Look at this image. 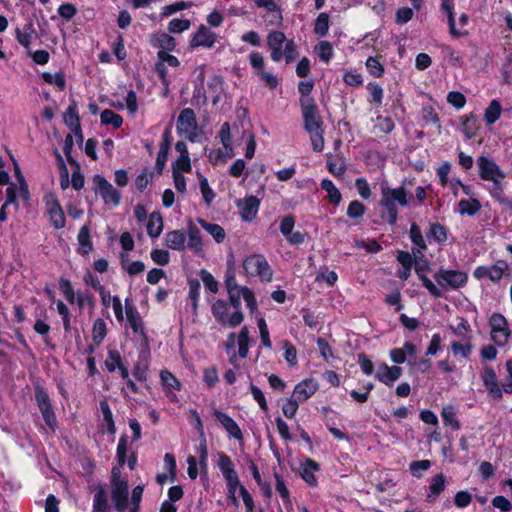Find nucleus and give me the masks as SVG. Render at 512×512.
Listing matches in <instances>:
<instances>
[{
  "mask_svg": "<svg viewBox=\"0 0 512 512\" xmlns=\"http://www.w3.org/2000/svg\"><path fill=\"white\" fill-rule=\"evenodd\" d=\"M375 379L388 387H392L396 382L392 376L389 366L385 362L379 365L378 370L375 373Z\"/></svg>",
  "mask_w": 512,
  "mask_h": 512,
  "instance_id": "de8ad7c7",
  "label": "nucleus"
},
{
  "mask_svg": "<svg viewBox=\"0 0 512 512\" xmlns=\"http://www.w3.org/2000/svg\"><path fill=\"white\" fill-rule=\"evenodd\" d=\"M186 233L183 230H172L166 233L164 244L172 250L183 251L185 249Z\"/></svg>",
  "mask_w": 512,
  "mask_h": 512,
  "instance_id": "a878e982",
  "label": "nucleus"
},
{
  "mask_svg": "<svg viewBox=\"0 0 512 512\" xmlns=\"http://www.w3.org/2000/svg\"><path fill=\"white\" fill-rule=\"evenodd\" d=\"M510 265L506 260L499 259L491 266H478L473 271V277L479 281L489 279L493 283H499L504 276H509Z\"/></svg>",
  "mask_w": 512,
  "mask_h": 512,
  "instance_id": "6e6552de",
  "label": "nucleus"
},
{
  "mask_svg": "<svg viewBox=\"0 0 512 512\" xmlns=\"http://www.w3.org/2000/svg\"><path fill=\"white\" fill-rule=\"evenodd\" d=\"M409 237L411 242L420 250H427V244L422 235V231L416 222L411 223Z\"/></svg>",
  "mask_w": 512,
  "mask_h": 512,
  "instance_id": "603ef678",
  "label": "nucleus"
},
{
  "mask_svg": "<svg viewBox=\"0 0 512 512\" xmlns=\"http://www.w3.org/2000/svg\"><path fill=\"white\" fill-rule=\"evenodd\" d=\"M299 103L304 123V129L308 133H312L324 128L323 120L314 98H300Z\"/></svg>",
  "mask_w": 512,
  "mask_h": 512,
  "instance_id": "39448f33",
  "label": "nucleus"
},
{
  "mask_svg": "<svg viewBox=\"0 0 512 512\" xmlns=\"http://www.w3.org/2000/svg\"><path fill=\"white\" fill-rule=\"evenodd\" d=\"M502 106L499 100H492L484 112V121L487 126H491L501 117Z\"/></svg>",
  "mask_w": 512,
  "mask_h": 512,
  "instance_id": "f704fd0d",
  "label": "nucleus"
},
{
  "mask_svg": "<svg viewBox=\"0 0 512 512\" xmlns=\"http://www.w3.org/2000/svg\"><path fill=\"white\" fill-rule=\"evenodd\" d=\"M274 477L276 480V486H275L276 491L279 493L280 497L282 498L284 505L286 507L291 506L292 501H291V497H290V491L286 487L283 477L280 474H278L277 472L274 473Z\"/></svg>",
  "mask_w": 512,
  "mask_h": 512,
  "instance_id": "8fccbe9b",
  "label": "nucleus"
},
{
  "mask_svg": "<svg viewBox=\"0 0 512 512\" xmlns=\"http://www.w3.org/2000/svg\"><path fill=\"white\" fill-rule=\"evenodd\" d=\"M199 186L204 202L209 206L214 201L216 193L210 187L208 179L199 174Z\"/></svg>",
  "mask_w": 512,
  "mask_h": 512,
  "instance_id": "864d4df0",
  "label": "nucleus"
},
{
  "mask_svg": "<svg viewBox=\"0 0 512 512\" xmlns=\"http://www.w3.org/2000/svg\"><path fill=\"white\" fill-rule=\"evenodd\" d=\"M213 415L226 430L229 437H232L238 441L243 440V433L241 428L231 416L218 409L214 410Z\"/></svg>",
  "mask_w": 512,
  "mask_h": 512,
  "instance_id": "f3484780",
  "label": "nucleus"
},
{
  "mask_svg": "<svg viewBox=\"0 0 512 512\" xmlns=\"http://www.w3.org/2000/svg\"><path fill=\"white\" fill-rule=\"evenodd\" d=\"M147 234L151 238H157L163 231V218L160 213L153 212L147 223Z\"/></svg>",
  "mask_w": 512,
  "mask_h": 512,
  "instance_id": "e433bc0d",
  "label": "nucleus"
},
{
  "mask_svg": "<svg viewBox=\"0 0 512 512\" xmlns=\"http://www.w3.org/2000/svg\"><path fill=\"white\" fill-rule=\"evenodd\" d=\"M64 122L70 130H73L75 128L79 129V126H81V121L78 113V105L75 100H72L69 106L67 107L66 112L64 113Z\"/></svg>",
  "mask_w": 512,
  "mask_h": 512,
  "instance_id": "7c9ffc66",
  "label": "nucleus"
},
{
  "mask_svg": "<svg viewBox=\"0 0 512 512\" xmlns=\"http://www.w3.org/2000/svg\"><path fill=\"white\" fill-rule=\"evenodd\" d=\"M187 235H188V247L196 254L202 252L203 250V242L201 237V232L196 225H194L191 221L187 226Z\"/></svg>",
  "mask_w": 512,
  "mask_h": 512,
  "instance_id": "cd10ccee",
  "label": "nucleus"
},
{
  "mask_svg": "<svg viewBox=\"0 0 512 512\" xmlns=\"http://www.w3.org/2000/svg\"><path fill=\"white\" fill-rule=\"evenodd\" d=\"M200 277L206 289L214 294L218 292V281H216L214 276L209 271L202 269L200 271Z\"/></svg>",
  "mask_w": 512,
  "mask_h": 512,
  "instance_id": "338daca9",
  "label": "nucleus"
},
{
  "mask_svg": "<svg viewBox=\"0 0 512 512\" xmlns=\"http://www.w3.org/2000/svg\"><path fill=\"white\" fill-rule=\"evenodd\" d=\"M461 124L463 126V133L468 139H472L476 136L479 129V124L473 115L465 118Z\"/></svg>",
  "mask_w": 512,
  "mask_h": 512,
  "instance_id": "4d7b16f0",
  "label": "nucleus"
},
{
  "mask_svg": "<svg viewBox=\"0 0 512 512\" xmlns=\"http://www.w3.org/2000/svg\"><path fill=\"white\" fill-rule=\"evenodd\" d=\"M217 466L226 480L227 496L229 500L233 505L238 506L239 501L236 496V491H240V487L243 485L240 482L231 458L226 453L220 452L218 454Z\"/></svg>",
  "mask_w": 512,
  "mask_h": 512,
  "instance_id": "7ed1b4c3",
  "label": "nucleus"
},
{
  "mask_svg": "<svg viewBox=\"0 0 512 512\" xmlns=\"http://www.w3.org/2000/svg\"><path fill=\"white\" fill-rule=\"evenodd\" d=\"M481 208V202L477 198L470 197L469 199H461L458 202L457 211L460 215L473 217L481 210Z\"/></svg>",
  "mask_w": 512,
  "mask_h": 512,
  "instance_id": "c85d7f7f",
  "label": "nucleus"
},
{
  "mask_svg": "<svg viewBox=\"0 0 512 512\" xmlns=\"http://www.w3.org/2000/svg\"><path fill=\"white\" fill-rule=\"evenodd\" d=\"M504 179L505 178H494V180H489L492 182V186L488 189V192L492 199L499 202L500 204L506 205L508 204V199L504 192Z\"/></svg>",
  "mask_w": 512,
  "mask_h": 512,
  "instance_id": "473e14b6",
  "label": "nucleus"
},
{
  "mask_svg": "<svg viewBox=\"0 0 512 512\" xmlns=\"http://www.w3.org/2000/svg\"><path fill=\"white\" fill-rule=\"evenodd\" d=\"M434 279L438 283V285L445 290H458L467 285L468 274L460 270L441 268L437 272H435Z\"/></svg>",
  "mask_w": 512,
  "mask_h": 512,
  "instance_id": "1a4fd4ad",
  "label": "nucleus"
},
{
  "mask_svg": "<svg viewBox=\"0 0 512 512\" xmlns=\"http://www.w3.org/2000/svg\"><path fill=\"white\" fill-rule=\"evenodd\" d=\"M243 269L249 276H258L263 282H270L273 278V271L262 254H252L243 260Z\"/></svg>",
  "mask_w": 512,
  "mask_h": 512,
  "instance_id": "20e7f679",
  "label": "nucleus"
},
{
  "mask_svg": "<svg viewBox=\"0 0 512 512\" xmlns=\"http://www.w3.org/2000/svg\"><path fill=\"white\" fill-rule=\"evenodd\" d=\"M330 16L326 12L320 13L314 23V33L320 37H325L329 30Z\"/></svg>",
  "mask_w": 512,
  "mask_h": 512,
  "instance_id": "3c124183",
  "label": "nucleus"
},
{
  "mask_svg": "<svg viewBox=\"0 0 512 512\" xmlns=\"http://www.w3.org/2000/svg\"><path fill=\"white\" fill-rule=\"evenodd\" d=\"M260 205L261 200L253 195L246 196L244 199L236 201L240 216L245 222H251L257 217Z\"/></svg>",
  "mask_w": 512,
  "mask_h": 512,
  "instance_id": "2eb2a0df",
  "label": "nucleus"
},
{
  "mask_svg": "<svg viewBox=\"0 0 512 512\" xmlns=\"http://www.w3.org/2000/svg\"><path fill=\"white\" fill-rule=\"evenodd\" d=\"M440 2L441 10L447 14V23L451 36L453 38L467 36L468 31H460L456 28L453 0H440Z\"/></svg>",
  "mask_w": 512,
  "mask_h": 512,
  "instance_id": "4be33fe9",
  "label": "nucleus"
},
{
  "mask_svg": "<svg viewBox=\"0 0 512 512\" xmlns=\"http://www.w3.org/2000/svg\"><path fill=\"white\" fill-rule=\"evenodd\" d=\"M299 404L300 403L297 400H295L292 396L287 398L284 404L282 405L283 415L288 419L294 418L298 411Z\"/></svg>",
  "mask_w": 512,
  "mask_h": 512,
  "instance_id": "774afa93",
  "label": "nucleus"
},
{
  "mask_svg": "<svg viewBox=\"0 0 512 512\" xmlns=\"http://www.w3.org/2000/svg\"><path fill=\"white\" fill-rule=\"evenodd\" d=\"M321 189L327 192V198L330 203L337 206L342 201V195L332 180L325 178L320 183Z\"/></svg>",
  "mask_w": 512,
  "mask_h": 512,
  "instance_id": "c9c22d12",
  "label": "nucleus"
},
{
  "mask_svg": "<svg viewBox=\"0 0 512 512\" xmlns=\"http://www.w3.org/2000/svg\"><path fill=\"white\" fill-rule=\"evenodd\" d=\"M177 130L179 133H191L197 128L196 115L193 109L184 108L177 120Z\"/></svg>",
  "mask_w": 512,
  "mask_h": 512,
  "instance_id": "412c9836",
  "label": "nucleus"
},
{
  "mask_svg": "<svg viewBox=\"0 0 512 512\" xmlns=\"http://www.w3.org/2000/svg\"><path fill=\"white\" fill-rule=\"evenodd\" d=\"M108 508L107 495L102 486H99L93 499L94 512H106Z\"/></svg>",
  "mask_w": 512,
  "mask_h": 512,
  "instance_id": "5fc2aeb1",
  "label": "nucleus"
},
{
  "mask_svg": "<svg viewBox=\"0 0 512 512\" xmlns=\"http://www.w3.org/2000/svg\"><path fill=\"white\" fill-rule=\"evenodd\" d=\"M79 243V252L82 255H87L93 250V243L91 241L90 227L88 224L83 225L77 235Z\"/></svg>",
  "mask_w": 512,
  "mask_h": 512,
  "instance_id": "c756f323",
  "label": "nucleus"
},
{
  "mask_svg": "<svg viewBox=\"0 0 512 512\" xmlns=\"http://www.w3.org/2000/svg\"><path fill=\"white\" fill-rule=\"evenodd\" d=\"M111 498L115 509L124 512L128 507L129 491L127 482H119L112 486Z\"/></svg>",
  "mask_w": 512,
  "mask_h": 512,
  "instance_id": "6ab92c4d",
  "label": "nucleus"
},
{
  "mask_svg": "<svg viewBox=\"0 0 512 512\" xmlns=\"http://www.w3.org/2000/svg\"><path fill=\"white\" fill-rule=\"evenodd\" d=\"M441 417L445 426H451L453 430L457 431L461 428L460 421L456 418L454 407L448 405L441 411Z\"/></svg>",
  "mask_w": 512,
  "mask_h": 512,
  "instance_id": "a18cd8bd",
  "label": "nucleus"
},
{
  "mask_svg": "<svg viewBox=\"0 0 512 512\" xmlns=\"http://www.w3.org/2000/svg\"><path fill=\"white\" fill-rule=\"evenodd\" d=\"M191 26V21L189 19H178L174 18L168 23V31L170 33H182L188 30Z\"/></svg>",
  "mask_w": 512,
  "mask_h": 512,
  "instance_id": "0e129e2a",
  "label": "nucleus"
},
{
  "mask_svg": "<svg viewBox=\"0 0 512 512\" xmlns=\"http://www.w3.org/2000/svg\"><path fill=\"white\" fill-rule=\"evenodd\" d=\"M317 54L320 60L328 63L334 56L332 44L329 41L323 40L316 46Z\"/></svg>",
  "mask_w": 512,
  "mask_h": 512,
  "instance_id": "13d9d810",
  "label": "nucleus"
},
{
  "mask_svg": "<svg viewBox=\"0 0 512 512\" xmlns=\"http://www.w3.org/2000/svg\"><path fill=\"white\" fill-rule=\"evenodd\" d=\"M466 342L453 341L450 344V349L454 356H461L464 359L469 358L472 353L473 345L471 343V336H467Z\"/></svg>",
  "mask_w": 512,
  "mask_h": 512,
  "instance_id": "58836bf2",
  "label": "nucleus"
},
{
  "mask_svg": "<svg viewBox=\"0 0 512 512\" xmlns=\"http://www.w3.org/2000/svg\"><path fill=\"white\" fill-rule=\"evenodd\" d=\"M122 362L123 360L118 350L113 349L108 351L105 367L109 372H114Z\"/></svg>",
  "mask_w": 512,
  "mask_h": 512,
  "instance_id": "e2e57ef3",
  "label": "nucleus"
},
{
  "mask_svg": "<svg viewBox=\"0 0 512 512\" xmlns=\"http://www.w3.org/2000/svg\"><path fill=\"white\" fill-rule=\"evenodd\" d=\"M197 222L207 231L217 243H222L226 237L225 230L219 224L210 223L202 218H198Z\"/></svg>",
  "mask_w": 512,
  "mask_h": 512,
  "instance_id": "72a5a7b5",
  "label": "nucleus"
},
{
  "mask_svg": "<svg viewBox=\"0 0 512 512\" xmlns=\"http://www.w3.org/2000/svg\"><path fill=\"white\" fill-rule=\"evenodd\" d=\"M320 470V465L318 462L311 458H306L304 462L301 464V478L310 486L316 487L318 485L317 477L314 475V472Z\"/></svg>",
  "mask_w": 512,
  "mask_h": 512,
  "instance_id": "393cba45",
  "label": "nucleus"
},
{
  "mask_svg": "<svg viewBox=\"0 0 512 512\" xmlns=\"http://www.w3.org/2000/svg\"><path fill=\"white\" fill-rule=\"evenodd\" d=\"M365 212L366 206L358 200H353L349 203L346 214L350 219H358L361 218Z\"/></svg>",
  "mask_w": 512,
  "mask_h": 512,
  "instance_id": "680f3d73",
  "label": "nucleus"
},
{
  "mask_svg": "<svg viewBox=\"0 0 512 512\" xmlns=\"http://www.w3.org/2000/svg\"><path fill=\"white\" fill-rule=\"evenodd\" d=\"M365 66L368 73L375 78H380L384 75L385 68L380 62V56H369L366 59Z\"/></svg>",
  "mask_w": 512,
  "mask_h": 512,
  "instance_id": "c03bdc74",
  "label": "nucleus"
},
{
  "mask_svg": "<svg viewBox=\"0 0 512 512\" xmlns=\"http://www.w3.org/2000/svg\"><path fill=\"white\" fill-rule=\"evenodd\" d=\"M237 343L238 355L241 359H245L248 356L250 343L249 329L247 326H243L239 331V334L237 336Z\"/></svg>",
  "mask_w": 512,
  "mask_h": 512,
  "instance_id": "a19ab883",
  "label": "nucleus"
},
{
  "mask_svg": "<svg viewBox=\"0 0 512 512\" xmlns=\"http://www.w3.org/2000/svg\"><path fill=\"white\" fill-rule=\"evenodd\" d=\"M478 166V174L481 180L489 181L494 178H505V172L500 166L488 156L481 155L476 160Z\"/></svg>",
  "mask_w": 512,
  "mask_h": 512,
  "instance_id": "ddd939ff",
  "label": "nucleus"
},
{
  "mask_svg": "<svg viewBox=\"0 0 512 512\" xmlns=\"http://www.w3.org/2000/svg\"><path fill=\"white\" fill-rule=\"evenodd\" d=\"M43 201L51 226L55 230L63 229L66 226V216L58 198L54 194H48Z\"/></svg>",
  "mask_w": 512,
  "mask_h": 512,
  "instance_id": "f8f14e48",
  "label": "nucleus"
},
{
  "mask_svg": "<svg viewBox=\"0 0 512 512\" xmlns=\"http://www.w3.org/2000/svg\"><path fill=\"white\" fill-rule=\"evenodd\" d=\"M150 44L153 47L160 48L159 51L171 52L176 48V40L173 36L166 32H156L151 35Z\"/></svg>",
  "mask_w": 512,
  "mask_h": 512,
  "instance_id": "b1692460",
  "label": "nucleus"
},
{
  "mask_svg": "<svg viewBox=\"0 0 512 512\" xmlns=\"http://www.w3.org/2000/svg\"><path fill=\"white\" fill-rule=\"evenodd\" d=\"M93 190L99 194L106 205L118 206L121 203V193L102 175L96 174L92 178Z\"/></svg>",
  "mask_w": 512,
  "mask_h": 512,
  "instance_id": "9b49d317",
  "label": "nucleus"
},
{
  "mask_svg": "<svg viewBox=\"0 0 512 512\" xmlns=\"http://www.w3.org/2000/svg\"><path fill=\"white\" fill-rule=\"evenodd\" d=\"M366 89L369 92L370 97L368 98V102L380 107L384 98V90L383 88L376 82H369L366 85Z\"/></svg>",
  "mask_w": 512,
  "mask_h": 512,
  "instance_id": "79ce46f5",
  "label": "nucleus"
},
{
  "mask_svg": "<svg viewBox=\"0 0 512 512\" xmlns=\"http://www.w3.org/2000/svg\"><path fill=\"white\" fill-rule=\"evenodd\" d=\"M128 322L130 324V327L131 329L133 330L134 333H139L142 337V340L145 344L146 347L149 346L148 344V336H147V333L143 327V321H142V318L140 316V314L136 315L135 317L133 318H130L128 319Z\"/></svg>",
  "mask_w": 512,
  "mask_h": 512,
  "instance_id": "bf43d9fd",
  "label": "nucleus"
},
{
  "mask_svg": "<svg viewBox=\"0 0 512 512\" xmlns=\"http://www.w3.org/2000/svg\"><path fill=\"white\" fill-rule=\"evenodd\" d=\"M249 390L253 399L258 403L260 409L264 412H267L269 407L263 391L253 383H250Z\"/></svg>",
  "mask_w": 512,
  "mask_h": 512,
  "instance_id": "69168bd1",
  "label": "nucleus"
},
{
  "mask_svg": "<svg viewBox=\"0 0 512 512\" xmlns=\"http://www.w3.org/2000/svg\"><path fill=\"white\" fill-rule=\"evenodd\" d=\"M34 396L45 424L54 431L57 426V417L49 394L42 385L37 383L34 385Z\"/></svg>",
  "mask_w": 512,
  "mask_h": 512,
  "instance_id": "423d86ee",
  "label": "nucleus"
},
{
  "mask_svg": "<svg viewBox=\"0 0 512 512\" xmlns=\"http://www.w3.org/2000/svg\"><path fill=\"white\" fill-rule=\"evenodd\" d=\"M16 39L20 45L25 48H29L33 34H36V30L32 22L25 24L24 29L16 28L15 30Z\"/></svg>",
  "mask_w": 512,
  "mask_h": 512,
  "instance_id": "ea45409f",
  "label": "nucleus"
},
{
  "mask_svg": "<svg viewBox=\"0 0 512 512\" xmlns=\"http://www.w3.org/2000/svg\"><path fill=\"white\" fill-rule=\"evenodd\" d=\"M107 334L106 323L103 319L98 318L94 321L92 328V340L96 346H99Z\"/></svg>",
  "mask_w": 512,
  "mask_h": 512,
  "instance_id": "09e8293b",
  "label": "nucleus"
},
{
  "mask_svg": "<svg viewBox=\"0 0 512 512\" xmlns=\"http://www.w3.org/2000/svg\"><path fill=\"white\" fill-rule=\"evenodd\" d=\"M491 328L490 336L492 341L499 347H504L511 336L507 319L501 313L494 312L489 318Z\"/></svg>",
  "mask_w": 512,
  "mask_h": 512,
  "instance_id": "9d476101",
  "label": "nucleus"
},
{
  "mask_svg": "<svg viewBox=\"0 0 512 512\" xmlns=\"http://www.w3.org/2000/svg\"><path fill=\"white\" fill-rule=\"evenodd\" d=\"M318 390V384L313 379H305L294 387L292 397L299 403L307 401Z\"/></svg>",
  "mask_w": 512,
  "mask_h": 512,
  "instance_id": "aec40b11",
  "label": "nucleus"
},
{
  "mask_svg": "<svg viewBox=\"0 0 512 512\" xmlns=\"http://www.w3.org/2000/svg\"><path fill=\"white\" fill-rule=\"evenodd\" d=\"M101 124L111 125L115 129H119L123 124V118L111 109H104L100 115Z\"/></svg>",
  "mask_w": 512,
  "mask_h": 512,
  "instance_id": "37998d69",
  "label": "nucleus"
},
{
  "mask_svg": "<svg viewBox=\"0 0 512 512\" xmlns=\"http://www.w3.org/2000/svg\"><path fill=\"white\" fill-rule=\"evenodd\" d=\"M428 238H433L438 244H444L448 239L447 228L439 223H430L429 231L426 233Z\"/></svg>",
  "mask_w": 512,
  "mask_h": 512,
  "instance_id": "4c0bfd02",
  "label": "nucleus"
},
{
  "mask_svg": "<svg viewBox=\"0 0 512 512\" xmlns=\"http://www.w3.org/2000/svg\"><path fill=\"white\" fill-rule=\"evenodd\" d=\"M100 411L103 415V426H106V431L108 434L114 435L116 432L115 421L113 419V413L110 408V405L106 399H103L99 402Z\"/></svg>",
  "mask_w": 512,
  "mask_h": 512,
  "instance_id": "2f4dec72",
  "label": "nucleus"
},
{
  "mask_svg": "<svg viewBox=\"0 0 512 512\" xmlns=\"http://www.w3.org/2000/svg\"><path fill=\"white\" fill-rule=\"evenodd\" d=\"M43 81L50 85H55L59 91H64L66 88L65 75L62 72L52 74L50 72H43L41 74Z\"/></svg>",
  "mask_w": 512,
  "mask_h": 512,
  "instance_id": "49530a36",
  "label": "nucleus"
},
{
  "mask_svg": "<svg viewBox=\"0 0 512 512\" xmlns=\"http://www.w3.org/2000/svg\"><path fill=\"white\" fill-rule=\"evenodd\" d=\"M267 46L270 50V58L274 62H280L284 58L286 64H290L299 54L295 41L287 39L282 31H271L267 36Z\"/></svg>",
  "mask_w": 512,
  "mask_h": 512,
  "instance_id": "f03ea898",
  "label": "nucleus"
},
{
  "mask_svg": "<svg viewBox=\"0 0 512 512\" xmlns=\"http://www.w3.org/2000/svg\"><path fill=\"white\" fill-rule=\"evenodd\" d=\"M381 199L379 205L382 208L380 217L390 226L396 225L398 221V207H408L413 199L423 203L427 198L426 188L418 186L415 189V196L409 195L404 186L391 188L385 184H381Z\"/></svg>",
  "mask_w": 512,
  "mask_h": 512,
  "instance_id": "f257e3e1",
  "label": "nucleus"
},
{
  "mask_svg": "<svg viewBox=\"0 0 512 512\" xmlns=\"http://www.w3.org/2000/svg\"><path fill=\"white\" fill-rule=\"evenodd\" d=\"M217 35L204 24H201L197 31L190 36L189 49L195 50L199 47L210 49L214 46Z\"/></svg>",
  "mask_w": 512,
  "mask_h": 512,
  "instance_id": "4468645a",
  "label": "nucleus"
},
{
  "mask_svg": "<svg viewBox=\"0 0 512 512\" xmlns=\"http://www.w3.org/2000/svg\"><path fill=\"white\" fill-rule=\"evenodd\" d=\"M481 380L487 389L489 395L496 400L502 398V389L497 382V376L494 369L490 366H485L481 373Z\"/></svg>",
  "mask_w": 512,
  "mask_h": 512,
  "instance_id": "a211bd4d",
  "label": "nucleus"
},
{
  "mask_svg": "<svg viewBox=\"0 0 512 512\" xmlns=\"http://www.w3.org/2000/svg\"><path fill=\"white\" fill-rule=\"evenodd\" d=\"M59 290L61 291L64 298L67 300V302H69L70 304L75 303V292H74V288L71 284V281L69 279L60 277Z\"/></svg>",
  "mask_w": 512,
  "mask_h": 512,
  "instance_id": "6e6d98bb",
  "label": "nucleus"
},
{
  "mask_svg": "<svg viewBox=\"0 0 512 512\" xmlns=\"http://www.w3.org/2000/svg\"><path fill=\"white\" fill-rule=\"evenodd\" d=\"M160 380L165 391L166 396L171 400H176V395L172 393V390L180 391L182 388L181 382L168 370H162L160 372Z\"/></svg>",
  "mask_w": 512,
  "mask_h": 512,
  "instance_id": "5701e85b",
  "label": "nucleus"
},
{
  "mask_svg": "<svg viewBox=\"0 0 512 512\" xmlns=\"http://www.w3.org/2000/svg\"><path fill=\"white\" fill-rule=\"evenodd\" d=\"M229 304L225 300L217 299L211 307V312L215 320L222 326L236 328L244 320L242 311H234L230 316L228 315Z\"/></svg>",
  "mask_w": 512,
  "mask_h": 512,
  "instance_id": "0eeeda50",
  "label": "nucleus"
},
{
  "mask_svg": "<svg viewBox=\"0 0 512 512\" xmlns=\"http://www.w3.org/2000/svg\"><path fill=\"white\" fill-rule=\"evenodd\" d=\"M446 478L444 474H436L432 477L429 485V493L426 496L428 503H434L440 494L445 490Z\"/></svg>",
  "mask_w": 512,
  "mask_h": 512,
  "instance_id": "bb28decb",
  "label": "nucleus"
},
{
  "mask_svg": "<svg viewBox=\"0 0 512 512\" xmlns=\"http://www.w3.org/2000/svg\"><path fill=\"white\" fill-rule=\"evenodd\" d=\"M128 451V436L123 434L120 436L118 445L116 448V458L118 464L122 467L126 463L130 470H134L137 465V453L132 452L130 456L127 458Z\"/></svg>",
  "mask_w": 512,
  "mask_h": 512,
  "instance_id": "dca6fc26",
  "label": "nucleus"
},
{
  "mask_svg": "<svg viewBox=\"0 0 512 512\" xmlns=\"http://www.w3.org/2000/svg\"><path fill=\"white\" fill-rule=\"evenodd\" d=\"M192 170L189 155L179 156L172 164V174L176 171L178 173H189Z\"/></svg>",
  "mask_w": 512,
  "mask_h": 512,
  "instance_id": "052dcab7",
  "label": "nucleus"
}]
</instances>
